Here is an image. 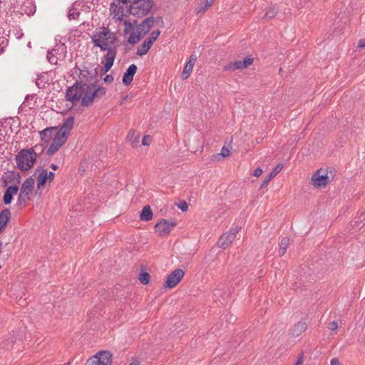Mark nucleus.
I'll use <instances>...</instances> for the list:
<instances>
[{"instance_id": "obj_1", "label": "nucleus", "mask_w": 365, "mask_h": 365, "mask_svg": "<svg viewBox=\"0 0 365 365\" xmlns=\"http://www.w3.org/2000/svg\"><path fill=\"white\" fill-rule=\"evenodd\" d=\"M91 40L95 47L99 48L101 51H106L103 56L105 59L103 70L106 73L113 66L117 55L116 34L108 27L101 26L93 32Z\"/></svg>"}, {"instance_id": "obj_2", "label": "nucleus", "mask_w": 365, "mask_h": 365, "mask_svg": "<svg viewBox=\"0 0 365 365\" xmlns=\"http://www.w3.org/2000/svg\"><path fill=\"white\" fill-rule=\"evenodd\" d=\"M106 93V88L97 86L96 82L88 84L79 81L68 88L66 98L73 103L81 99V105L87 107L91 105L95 98H101Z\"/></svg>"}, {"instance_id": "obj_3", "label": "nucleus", "mask_w": 365, "mask_h": 365, "mask_svg": "<svg viewBox=\"0 0 365 365\" xmlns=\"http://www.w3.org/2000/svg\"><path fill=\"white\" fill-rule=\"evenodd\" d=\"M154 24V18L150 16L145 19L141 24L137 25V21L133 23L125 21L124 22V34L130 32L128 41L130 44H135L143 38L151 29Z\"/></svg>"}, {"instance_id": "obj_4", "label": "nucleus", "mask_w": 365, "mask_h": 365, "mask_svg": "<svg viewBox=\"0 0 365 365\" xmlns=\"http://www.w3.org/2000/svg\"><path fill=\"white\" fill-rule=\"evenodd\" d=\"M15 160L19 170L27 171L33 167L36 160V153L33 148L23 149L16 155Z\"/></svg>"}, {"instance_id": "obj_5", "label": "nucleus", "mask_w": 365, "mask_h": 365, "mask_svg": "<svg viewBox=\"0 0 365 365\" xmlns=\"http://www.w3.org/2000/svg\"><path fill=\"white\" fill-rule=\"evenodd\" d=\"M113 18L123 21V18L131 14V4L130 0H113L110 7Z\"/></svg>"}, {"instance_id": "obj_6", "label": "nucleus", "mask_w": 365, "mask_h": 365, "mask_svg": "<svg viewBox=\"0 0 365 365\" xmlns=\"http://www.w3.org/2000/svg\"><path fill=\"white\" fill-rule=\"evenodd\" d=\"M131 14L136 17H143L149 14L153 6V0H130Z\"/></svg>"}, {"instance_id": "obj_7", "label": "nucleus", "mask_w": 365, "mask_h": 365, "mask_svg": "<svg viewBox=\"0 0 365 365\" xmlns=\"http://www.w3.org/2000/svg\"><path fill=\"white\" fill-rule=\"evenodd\" d=\"M177 225V221L174 219L170 220L161 219L155 226V230L160 237L168 236L171 230Z\"/></svg>"}, {"instance_id": "obj_8", "label": "nucleus", "mask_w": 365, "mask_h": 365, "mask_svg": "<svg viewBox=\"0 0 365 365\" xmlns=\"http://www.w3.org/2000/svg\"><path fill=\"white\" fill-rule=\"evenodd\" d=\"M184 275L185 272L182 269H175L168 275L163 287L169 289L175 287L181 281Z\"/></svg>"}, {"instance_id": "obj_9", "label": "nucleus", "mask_w": 365, "mask_h": 365, "mask_svg": "<svg viewBox=\"0 0 365 365\" xmlns=\"http://www.w3.org/2000/svg\"><path fill=\"white\" fill-rule=\"evenodd\" d=\"M329 181V178L327 173L322 169L315 171L311 178L312 184L317 188L325 187Z\"/></svg>"}, {"instance_id": "obj_10", "label": "nucleus", "mask_w": 365, "mask_h": 365, "mask_svg": "<svg viewBox=\"0 0 365 365\" xmlns=\"http://www.w3.org/2000/svg\"><path fill=\"white\" fill-rule=\"evenodd\" d=\"M1 180L4 187L19 186L21 182V175L17 171H7L2 175Z\"/></svg>"}, {"instance_id": "obj_11", "label": "nucleus", "mask_w": 365, "mask_h": 365, "mask_svg": "<svg viewBox=\"0 0 365 365\" xmlns=\"http://www.w3.org/2000/svg\"><path fill=\"white\" fill-rule=\"evenodd\" d=\"M66 135L63 133H56L53 141L47 150V154L52 155L56 153L60 148L65 143Z\"/></svg>"}, {"instance_id": "obj_12", "label": "nucleus", "mask_w": 365, "mask_h": 365, "mask_svg": "<svg viewBox=\"0 0 365 365\" xmlns=\"http://www.w3.org/2000/svg\"><path fill=\"white\" fill-rule=\"evenodd\" d=\"M254 61L253 58L249 56L245 58L243 61H237L235 62H230L224 66V71H235L242 70L247 68L248 66L252 64Z\"/></svg>"}, {"instance_id": "obj_13", "label": "nucleus", "mask_w": 365, "mask_h": 365, "mask_svg": "<svg viewBox=\"0 0 365 365\" xmlns=\"http://www.w3.org/2000/svg\"><path fill=\"white\" fill-rule=\"evenodd\" d=\"M196 60L197 57L195 56V55L192 54L190 56L189 60L185 64L183 71L181 73L182 79L185 80L189 78L192 71Z\"/></svg>"}, {"instance_id": "obj_14", "label": "nucleus", "mask_w": 365, "mask_h": 365, "mask_svg": "<svg viewBox=\"0 0 365 365\" xmlns=\"http://www.w3.org/2000/svg\"><path fill=\"white\" fill-rule=\"evenodd\" d=\"M137 70H138V68H137L136 65L131 64L129 66V67L128 68L126 71L124 73L123 76V83L125 86H128L132 83V81L133 80V76L135 74V73L137 72Z\"/></svg>"}, {"instance_id": "obj_15", "label": "nucleus", "mask_w": 365, "mask_h": 365, "mask_svg": "<svg viewBox=\"0 0 365 365\" xmlns=\"http://www.w3.org/2000/svg\"><path fill=\"white\" fill-rule=\"evenodd\" d=\"M235 240V233L227 232L220 236L217 242V246L222 249H226Z\"/></svg>"}, {"instance_id": "obj_16", "label": "nucleus", "mask_w": 365, "mask_h": 365, "mask_svg": "<svg viewBox=\"0 0 365 365\" xmlns=\"http://www.w3.org/2000/svg\"><path fill=\"white\" fill-rule=\"evenodd\" d=\"M98 361V365H111L112 364V354L108 351H101L96 355Z\"/></svg>"}, {"instance_id": "obj_17", "label": "nucleus", "mask_w": 365, "mask_h": 365, "mask_svg": "<svg viewBox=\"0 0 365 365\" xmlns=\"http://www.w3.org/2000/svg\"><path fill=\"white\" fill-rule=\"evenodd\" d=\"M34 185V179L32 177L28 178L21 185L20 192L29 195L32 193Z\"/></svg>"}, {"instance_id": "obj_18", "label": "nucleus", "mask_w": 365, "mask_h": 365, "mask_svg": "<svg viewBox=\"0 0 365 365\" xmlns=\"http://www.w3.org/2000/svg\"><path fill=\"white\" fill-rule=\"evenodd\" d=\"M19 186H9L4 195V202L5 205H9L13 199V196L16 195L19 191Z\"/></svg>"}, {"instance_id": "obj_19", "label": "nucleus", "mask_w": 365, "mask_h": 365, "mask_svg": "<svg viewBox=\"0 0 365 365\" xmlns=\"http://www.w3.org/2000/svg\"><path fill=\"white\" fill-rule=\"evenodd\" d=\"M38 173L36 178H37V187L38 189H40L41 187L44 186L48 181L47 177V170L46 169H36L35 174L36 175Z\"/></svg>"}, {"instance_id": "obj_20", "label": "nucleus", "mask_w": 365, "mask_h": 365, "mask_svg": "<svg viewBox=\"0 0 365 365\" xmlns=\"http://www.w3.org/2000/svg\"><path fill=\"white\" fill-rule=\"evenodd\" d=\"M74 123V118L73 116L68 117L64 122L63 123L60 130L57 131V133H63L66 138L68 137V134L71 130Z\"/></svg>"}, {"instance_id": "obj_21", "label": "nucleus", "mask_w": 365, "mask_h": 365, "mask_svg": "<svg viewBox=\"0 0 365 365\" xmlns=\"http://www.w3.org/2000/svg\"><path fill=\"white\" fill-rule=\"evenodd\" d=\"M10 217L11 212L9 209L5 208L0 212V234L5 229Z\"/></svg>"}, {"instance_id": "obj_22", "label": "nucleus", "mask_w": 365, "mask_h": 365, "mask_svg": "<svg viewBox=\"0 0 365 365\" xmlns=\"http://www.w3.org/2000/svg\"><path fill=\"white\" fill-rule=\"evenodd\" d=\"M283 168V164L282 163H279L277 164L274 168V169L272 170V171L269 173V175L264 179V180L263 181L261 187H260V189L263 188L264 187L267 186L268 185V183L269 182V181L274 178L275 177Z\"/></svg>"}, {"instance_id": "obj_23", "label": "nucleus", "mask_w": 365, "mask_h": 365, "mask_svg": "<svg viewBox=\"0 0 365 365\" xmlns=\"http://www.w3.org/2000/svg\"><path fill=\"white\" fill-rule=\"evenodd\" d=\"M307 329V324L305 322H298L294 326L292 335L294 337L299 336Z\"/></svg>"}, {"instance_id": "obj_24", "label": "nucleus", "mask_w": 365, "mask_h": 365, "mask_svg": "<svg viewBox=\"0 0 365 365\" xmlns=\"http://www.w3.org/2000/svg\"><path fill=\"white\" fill-rule=\"evenodd\" d=\"M153 44V43L151 42V40H148V38H146L143 42V43L138 46L136 54L140 56L145 55L148 52Z\"/></svg>"}, {"instance_id": "obj_25", "label": "nucleus", "mask_w": 365, "mask_h": 365, "mask_svg": "<svg viewBox=\"0 0 365 365\" xmlns=\"http://www.w3.org/2000/svg\"><path fill=\"white\" fill-rule=\"evenodd\" d=\"M56 132L55 127L46 128L40 132V136L42 140L47 142Z\"/></svg>"}, {"instance_id": "obj_26", "label": "nucleus", "mask_w": 365, "mask_h": 365, "mask_svg": "<svg viewBox=\"0 0 365 365\" xmlns=\"http://www.w3.org/2000/svg\"><path fill=\"white\" fill-rule=\"evenodd\" d=\"M153 215V214L150 207L149 205H145L141 211L140 219L142 221L148 222L152 220Z\"/></svg>"}, {"instance_id": "obj_27", "label": "nucleus", "mask_w": 365, "mask_h": 365, "mask_svg": "<svg viewBox=\"0 0 365 365\" xmlns=\"http://www.w3.org/2000/svg\"><path fill=\"white\" fill-rule=\"evenodd\" d=\"M140 134L135 130H130L127 138L133 144V146H135L139 142Z\"/></svg>"}, {"instance_id": "obj_28", "label": "nucleus", "mask_w": 365, "mask_h": 365, "mask_svg": "<svg viewBox=\"0 0 365 365\" xmlns=\"http://www.w3.org/2000/svg\"><path fill=\"white\" fill-rule=\"evenodd\" d=\"M289 245V239L288 237H284L279 243V248L278 252L280 256H283L287 252V247Z\"/></svg>"}, {"instance_id": "obj_29", "label": "nucleus", "mask_w": 365, "mask_h": 365, "mask_svg": "<svg viewBox=\"0 0 365 365\" xmlns=\"http://www.w3.org/2000/svg\"><path fill=\"white\" fill-rule=\"evenodd\" d=\"M29 199V195H24L22 192H19L18 199H17V202H16V205L19 206V207L26 206V202Z\"/></svg>"}, {"instance_id": "obj_30", "label": "nucleus", "mask_w": 365, "mask_h": 365, "mask_svg": "<svg viewBox=\"0 0 365 365\" xmlns=\"http://www.w3.org/2000/svg\"><path fill=\"white\" fill-rule=\"evenodd\" d=\"M279 10L276 6L269 8L265 12L264 17L267 19H273L278 14Z\"/></svg>"}, {"instance_id": "obj_31", "label": "nucleus", "mask_w": 365, "mask_h": 365, "mask_svg": "<svg viewBox=\"0 0 365 365\" xmlns=\"http://www.w3.org/2000/svg\"><path fill=\"white\" fill-rule=\"evenodd\" d=\"M150 276L148 272H141L140 274L139 280L143 284H148L150 282Z\"/></svg>"}, {"instance_id": "obj_32", "label": "nucleus", "mask_w": 365, "mask_h": 365, "mask_svg": "<svg viewBox=\"0 0 365 365\" xmlns=\"http://www.w3.org/2000/svg\"><path fill=\"white\" fill-rule=\"evenodd\" d=\"M46 58H47L48 62L51 63V64L57 63L58 58L55 56V54L53 53V51H48L47 53Z\"/></svg>"}, {"instance_id": "obj_33", "label": "nucleus", "mask_w": 365, "mask_h": 365, "mask_svg": "<svg viewBox=\"0 0 365 365\" xmlns=\"http://www.w3.org/2000/svg\"><path fill=\"white\" fill-rule=\"evenodd\" d=\"M160 34V31L159 30L153 31L147 38L151 40V42L153 43L158 39Z\"/></svg>"}, {"instance_id": "obj_34", "label": "nucleus", "mask_w": 365, "mask_h": 365, "mask_svg": "<svg viewBox=\"0 0 365 365\" xmlns=\"http://www.w3.org/2000/svg\"><path fill=\"white\" fill-rule=\"evenodd\" d=\"M89 75H91V73L88 68L83 67L82 70H80L79 77L81 78H86Z\"/></svg>"}, {"instance_id": "obj_35", "label": "nucleus", "mask_w": 365, "mask_h": 365, "mask_svg": "<svg viewBox=\"0 0 365 365\" xmlns=\"http://www.w3.org/2000/svg\"><path fill=\"white\" fill-rule=\"evenodd\" d=\"M98 362L97 356L94 355L87 360L86 365H98Z\"/></svg>"}, {"instance_id": "obj_36", "label": "nucleus", "mask_w": 365, "mask_h": 365, "mask_svg": "<svg viewBox=\"0 0 365 365\" xmlns=\"http://www.w3.org/2000/svg\"><path fill=\"white\" fill-rule=\"evenodd\" d=\"M151 137L150 135H145L142 139V145H149L151 143Z\"/></svg>"}, {"instance_id": "obj_37", "label": "nucleus", "mask_w": 365, "mask_h": 365, "mask_svg": "<svg viewBox=\"0 0 365 365\" xmlns=\"http://www.w3.org/2000/svg\"><path fill=\"white\" fill-rule=\"evenodd\" d=\"M219 155H221L223 158L227 157L230 155V150L225 147H222L221 152Z\"/></svg>"}, {"instance_id": "obj_38", "label": "nucleus", "mask_w": 365, "mask_h": 365, "mask_svg": "<svg viewBox=\"0 0 365 365\" xmlns=\"http://www.w3.org/2000/svg\"><path fill=\"white\" fill-rule=\"evenodd\" d=\"M328 328H329V329H330L331 331H336L338 328L337 322L335 321L330 322L328 325Z\"/></svg>"}, {"instance_id": "obj_39", "label": "nucleus", "mask_w": 365, "mask_h": 365, "mask_svg": "<svg viewBox=\"0 0 365 365\" xmlns=\"http://www.w3.org/2000/svg\"><path fill=\"white\" fill-rule=\"evenodd\" d=\"M304 361V354L301 353L297 356V360L294 365H302Z\"/></svg>"}, {"instance_id": "obj_40", "label": "nucleus", "mask_w": 365, "mask_h": 365, "mask_svg": "<svg viewBox=\"0 0 365 365\" xmlns=\"http://www.w3.org/2000/svg\"><path fill=\"white\" fill-rule=\"evenodd\" d=\"M262 173V169H261L260 168H257L254 173H253V175L255 176V177H259Z\"/></svg>"}, {"instance_id": "obj_41", "label": "nucleus", "mask_w": 365, "mask_h": 365, "mask_svg": "<svg viewBox=\"0 0 365 365\" xmlns=\"http://www.w3.org/2000/svg\"><path fill=\"white\" fill-rule=\"evenodd\" d=\"M104 81L108 83H110L113 81V76L112 75H106L104 78Z\"/></svg>"}, {"instance_id": "obj_42", "label": "nucleus", "mask_w": 365, "mask_h": 365, "mask_svg": "<svg viewBox=\"0 0 365 365\" xmlns=\"http://www.w3.org/2000/svg\"><path fill=\"white\" fill-rule=\"evenodd\" d=\"M55 174L53 172H47V177H48V182L50 183L51 181H53L54 178Z\"/></svg>"}, {"instance_id": "obj_43", "label": "nucleus", "mask_w": 365, "mask_h": 365, "mask_svg": "<svg viewBox=\"0 0 365 365\" xmlns=\"http://www.w3.org/2000/svg\"><path fill=\"white\" fill-rule=\"evenodd\" d=\"M358 46L359 48H365V38L360 39L358 43Z\"/></svg>"}, {"instance_id": "obj_44", "label": "nucleus", "mask_w": 365, "mask_h": 365, "mask_svg": "<svg viewBox=\"0 0 365 365\" xmlns=\"http://www.w3.org/2000/svg\"><path fill=\"white\" fill-rule=\"evenodd\" d=\"M331 365H340V362L337 358H333L331 360Z\"/></svg>"}, {"instance_id": "obj_45", "label": "nucleus", "mask_w": 365, "mask_h": 365, "mask_svg": "<svg viewBox=\"0 0 365 365\" xmlns=\"http://www.w3.org/2000/svg\"><path fill=\"white\" fill-rule=\"evenodd\" d=\"M179 207L181 209L182 211H186L187 210V205L185 202H183V203L179 206Z\"/></svg>"}, {"instance_id": "obj_46", "label": "nucleus", "mask_w": 365, "mask_h": 365, "mask_svg": "<svg viewBox=\"0 0 365 365\" xmlns=\"http://www.w3.org/2000/svg\"><path fill=\"white\" fill-rule=\"evenodd\" d=\"M215 0H205V7L206 8H208L210 7L212 3L214 2Z\"/></svg>"}, {"instance_id": "obj_47", "label": "nucleus", "mask_w": 365, "mask_h": 365, "mask_svg": "<svg viewBox=\"0 0 365 365\" xmlns=\"http://www.w3.org/2000/svg\"><path fill=\"white\" fill-rule=\"evenodd\" d=\"M240 228H235L230 230V233H235V238L236 237L237 233L239 232Z\"/></svg>"}, {"instance_id": "obj_48", "label": "nucleus", "mask_w": 365, "mask_h": 365, "mask_svg": "<svg viewBox=\"0 0 365 365\" xmlns=\"http://www.w3.org/2000/svg\"><path fill=\"white\" fill-rule=\"evenodd\" d=\"M68 18H69L70 19H75V13H74V12L71 13V12L69 11V13H68Z\"/></svg>"}, {"instance_id": "obj_49", "label": "nucleus", "mask_w": 365, "mask_h": 365, "mask_svg": "<svg viewBox=\"0 0 365 365\" xmlns=\"http://www.w3.org/2000/svg\"><path fill=\"white\" fill-rule=\"evenodd\" d=\"M12 345H13V341L9 342V344L7 345H4L2 347L8 349L9 346H12Z\"/></svg>"}, {"instance_id": "obj_50", "label": "nucleus", "mask_w": 365, "mask_h": 365, "mask_svg": "<svg viewBox=\"0 0 365 365\" xmlns=\"http://www.w3.org/2000/svg\"><path fill=\"white\" fill-rule=\"evenodd\" d=\"M50 167L53 170H56L58 168V166L57 165H55V164H51Z\"/></svg>"}, {"instance_id": "obj_51", "label": "nucleus", "mask_w": 365, "mask_h": 365, "mask_svg": "<svg viewBox=\"0 0 365 365\" xmlns=\"http://www.w3.org/2000/svg\"><path fill=\"white\" fill-rule=\"evenodd\" d=\"M139 364H140L139 361L137 360H135V361H132L129 365H139Z\"/></svg>"}, {"instance_id": "obj_52", "label": "nucleus", "mask_w": 365, "mask_h": 365, "mask_svg": "<svg viewBox=\"0 0 365 365\" xmlns=\"http://www.w3.org/2000/svg\"><path fill=\"white\" fill-rule=\"evenodd\" d=\"M40 189H36V190L35 191V195H41V191H39Z\"/></svg>"}, {"instance_id": "obj_53", "label": "nucleus", "mask_w": 365, "mask_h": 365, "mask_svg": "<svg viewBox=\"0 0 365 365\" xmlns=\"http://www.w3.org/2000/svg\"><path fill=\"white\" fill-rule=\"evenodd\" d=\"M1 251H2V242H0V254L1 253Z\"/></svg>"}, {"instance_id": "obj_54", "label": "nucleus", "mask_w": 365, "mask_h": 365, "mask_svg": "<svg viewBox=\"0 0 365 365\" xmlns=\"http://www.w3.org/2000/svg\"><path fill=\"white\" fill-rule=\"evenodd\" d=\"M64 365H70V363L66 364H64Z\"/></svg>"}]
</instances>
